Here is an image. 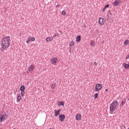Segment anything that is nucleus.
Here are the masks:
<instances>
[{"instance_id": "obj_1", "label": "nucleus", "mask_w": 129, "mask_h": 129, "mask_svg": "<svg viewBox=\"0 0 129 129\" xmlns=\"http://www.w3.org/2000/svg\"><path fill=\"white\" fill-rule=\"evenodd\" d=\"M10 39H11L10 36H5L4 38L2 39L1 48H2L3 50H5V49H7V48H8L9 46H10Z\"/></svg>"}, {"instance_id": "obj_2", "label": "nucleus", "mask_w": 129, "mask_h": 129, "mask_svg": "<svg viewBox=\"0 0 129 129\" xmlns=\"http://www.w3.org/2000/svg\"><path fill=\"white\" fill-rule=\"evenodd\" d=\"M117 104H118V101H117V100L113 101L111 104L110 106V113H111V114H112L113 112L116 111V109H117Z\"/></svg>"}, {"instance_id": "obj_3", "label": "nucleus", "mask_w": 129, "mask_h": 129, "mask_svg": "<svg viewBox=\"0 0 129 129\" xmlns=\"http://www.w3.org/2000/svg\"><path fill=\"white\" fill-rule=\"evenodd\" d=\"M8 118V114L5 112L3 115H0V122L5 121Z\"/></svg>"}, {"instance_id": "obj_4", "label": "nucleus", "mask_w": 129, "mask_h": 129, "mask_svg": "<svg viewBox=\"0 0 129 129\" xmlns=\"http://www.w3.org/2000/svg\"><path fill=\"white\" fill-rule=\"evenodd\" d=\"M105 23V20H104V19L101 17H100L99 18V23L100 24V25H101V26H103Z\"/></svg>"}, {"instance_id": "obj_5", "label": "nucleus", "mask_w": 129, "mask_h": 129, "mask_svg": "<svg viewBox=\"0 0 129 129\" xmlns=\"http://www.w3.org/2000/svg\"><path fill=\"white\" fill-rule=\"evenodd\" d=\"M102 88V85L100 84H98L95 86V89L96 91H99Z\"/></svg>"}, {"instance_id": "obj_6", "label": "nucleus", "mask_w": 129, "mask_h": 129, "mask_svg": "<svg viewBox=\"0 0 129 129\" xmlns=\"http://www.w3.org/2000/svg\"><path fill=\"white\" fill-rule=\"evenodd\" d=\"M59 118V120L62 122V121H64V120L65 119V115L64 114H60L58 116Z\"/></svg>"}, {"instance_id": "obj_7", "label": "nucleus", "mask_w": 129, "mask_h": 129, "mask_svg": "<svg viewBox=\"0 0 129 129\" xmlns=\"http://www.w3.org/2000/svg\"><path fill=\"white\" fill-rule=\"evenodd\" d=\"M51 63L53 64V65H55L56 63H57V59L56 57H53L51 59Z\"/></svg>"}, {"instance_id": "obj_8", "label": "nucleus", "mask_w": 129, "mask_h": 129, "mask_svg": "<svg viewBox=\"0 0 129 129\" xmlns=\"http://www.w3.org/2000/svg\"><path fill=\"white\" fill-rule=\"evenodd\" d=\"M76 119H77V120H81V114H77L76 115Z\"/></svg>"}, {"instance_id": "obj_9", "label": "nucleus", "mask_w": 129, "mask_h": 129, "mask_svg": "<svg viewBox=\"0 0 129 129\" xmlns=\"http://www.w3.org/2000/svg\"><path fill=\"white\" fill-rule=\"evenodd\" d=\"M60 111H61V109H59L57 111V110H54L55 112V116H58L59 114H60Z\"/></svg>"}, {"instance_id": "obj_10", "label": "nucleus", "mask_w": 129, "mask_h": 129, "mask_svg": "<svg viewBox=\"0 0 129 129\" xmlns=\"http://www.w3.org/2000/svg\"><path fill=\"white\" fill-rule=\"evenodd\" d=\"M118 1L119 0H115V2L113 3V5L115 6H119V3L118 2Z\"/></svg>"}, {"instance_id": "obj_11", "label": "nucleus", "mask_w": 129, "mask_h": 129, "mask_svg": "<svg viewBox=\"0 0 129 129\" xmlns=\"http://www.w3.org/2000/svg\"><path fill=\"white\" fill-rule=\"evenodd\" d=\"M125 102H126V100L125 98H124L122 100L120 106H123V105H124V104L125 103Z\"/></svg>"}, {"instance_id": "obj_12", "label": "nucleus", "mask_w": 129, "mask_h": 129, "mask_svg": "<svg viewBox=\"0 0 129 129\" xmlns=\"http://www.w3.org/2000/svg\"><path fill=\"white\" fill-rule=\"evenodd\" d=\"M123 66L125 69H128L129 68V64H126L125 62L123 63Z\"/></svg>"}, {"instance_id": "obj_13", "label": "nucleus", "mask_w": 129, "mask_h": 129, "mask_svg": "<svg viewBox=\"0 0 129 129\" xmlns=\"http://www.w3.org/2000/svg\"><path fill=\"white\" fill-rule=\"evenodd\" d=\"M34 70V66L30 65L28 68V71L31 72V71H32Z\"/></svg>"}, {"instance_id": "obj_14", "label": "nucleus", "mask_w": 129, "mask_h": 129, "mask_svg": "<svg viewBox=\"0 0 129 129\" xmlns=\"http://www.w3.org/2000/svg\"><path fill=\"white\" fill-rule=\"evenodd\" d=\"M81 41V36L78 35V36L76 37V41H77V42H80Z\"/></svg>"}, {"instance_id": "obj_15", "label": "nucleus", "mask_w": 129, "mask_h": 129, "mask_svg": "<svg viewBox=\"0 0 129 129\" xmlns=\"http://www.w3.org/2000/svg\"><path fill=\"white\" fill-rule=\"evenodd\" d=\"M21 91H25V90L26 89V88L25 87V85H22L21 87H20V88Z\"/></svg>"}, {"instance_id": "obj_16", "label": "nucleus", "mask_w": 129, "mask_h": 129, "mask_svg": "<svg viewBox=\"0 0 129 129\" xmlns=\"http://www.w3.org/2000/svg\"><path fill=\"white\" fill-rule=\"evenodd\" d=\"M128 43H129L128 40H126L124 42V45H125V46H127V45H128Z\"/></svg>"}, {"instance_id": "obj_17", "label": "nucleus", "mask_w": 129, "mask_h": 129, "mask_svg": "<svg viewBox=\"0 0 129 129\" xmlns=\"http://www.w3.org/2000/svg\"><path fill=\"white\" fill-rule=\"evenodd\" d=\"M55 86H56V83H52L51 84V89H54V88H55Z\"/></svg>"}, {"instance_id": "obj_18", "label": "nucleus", "mask_w": 129, "mask_h": 129, "mask_svg": "<svg viewBox=\"0 0 129 129\" xmlns=\"http://www.w3.org/2000/svg\"><path fill=\"white\" fill-rule=\"evenodd\" d=\"M17 100L18 101H21V100H22V97H21V95H19L18 97H17Z\"/></svg>"}, {"instance_id": "obj_19", "label": "nucleus", "mask_w": 129, "mask_h": 129, "mask_svg": "<svg viewBox=\"0 0 129 129\" xmlns=\"http://www.w3.org/2000/svg\"><path fill=\"white\" fill-rule=\"evenodd\" d=\"M74 45V41L73 40H72L69 44V46H70V47H72V46H73Z\"/></svg>"}, {"instance_id": "obj_20", "label": "nucleus", "mask_w": 129, "mask_h": 129, "mask_svg": "<svg viewBox=\"0 0 129 129\" xmlns=\"http://www.w3.org/2000/svg\"><path fill=\"white\" fill-rule=\"evenodd\" d=\"M58 105H61V106H64V102L62 101H59Z\"/></svg>"}, {"instance_id": "obj_21", "label": "nucleus", "mask_w": 129, "mask_h": 129, "mask_svg": "<svg viewBox=\"0 0 129 129\" xmlns=\"http://www.w3.org/2000/svg\"><path fill=\"white\" fill-rule=\"evenodd\" d=\"M30 40H31V41H32V42H34V41H35V37H29Z\"/></svg>"}, {"instance_id": "obj_22", "label": "nucleus", "mask_w": 129, "mask_h": 129, "mask_svg": "<svg viewBox=\"0 0 129 129\" xmlns=\"http://www.w3.org/2000/svg\"><path fill=\"white\" fill-rule=\"evenodd\" d=\"M62 15H63V16H65L66 15V11H65V10L62 11Z\"/></svg>"}, {"instance_id": "obj_23", "label": "nucleus", "mask_w": 129, "mask_h": 129, "mask_svg": "<svg viewBox=\"0 0 129 129\" xmlns=\"http://www.w3.org/2000/svg\"><path fill=\"white\" fill-rule=\"evenodd\" d=\"M95 44V43H94V41H93V40H91V45H93V46H94Z\"/></svg>"}, {"instance_id": "obj_24", "label": "nucleus", "mask_w": 129, "mask_h": 129, "mask_svg": "<svg viewBox=\"0 0 129 129\" xmlns=\"http://www.w3.org/2000/svg\"><path fill=\"white\" fill-rule=\"evenodd\" d=\"M21 95L22 96H24V95H25V91H21Z\"/></svg>"}, {"instance_id": "obj_25", "label": "nucleus", "mask_w": 129, "mask_h": 129, "mask_svg": "<svg viewBox=\"0 0 129 129\" xmlns=\"http://www.w3.org/2000/svg\"><path fill=\"white\" fill-rule=\"evenodd\" d=\"M30 38L29 37L28 39L26 40V43L27 44H29V43H30Z\"/></svg>"}, {"instance_id": "obj_26", "label": "nucleus", "mask_w": 129, "mask_h": 129, "mask_svg": "<svg viewBox=\"0 0 129 129\" xmlns=\"http://www.w3.org/2000/svg\"><path fill=\"white\" fill-rule=\"evenodd\" d=\"M95 98H97L98 97V94L96 93L94 94Z\"/></svg>"}, {"instance_id": "obj_27", "label": "nucleus", "mask_w": 129, "mask_h": 129, "mask_svg": "<svg viewBox=\"0 0 129 129\" xmlns=\"http://www.w3.org/2000/svg\"><path fill=\"white\" fill-rule=\"evenodd\" d=\"M46 40V42H50V37H47Z\"/></svg>"}, {"instance_id": "obj_28", "label": "nucleus", "mask_w": 129, "mask_h": 129, "mask_svg": "<svg viewBox=\"0 0 129 129\" xmlns=\"http://www.w3.org/2000/svg\"><path fill=\"white\" fill-rule=\"evenodd\" d=\"M109 8V4H107L106 5H105V8Z\"/></svg>"}, {"instance_id": "obj_29", "label": "nucleus", "mask_w": 129, "mask_h": 129, "mask_svg": "<svg viewBox=\"0 0 129 129\" xmlns=\"http://www.w3.org/2000/svg\"><path fill=\"white\" fill-rule=\"evenodd\" d=\"M57 36H58V34L55 33V34H54V35H53V38H55V37H57Z\"/></svg>"}, {"instance_id": "obj_30", "label": "nucleus", "mask_w": 129, "mask_h": 129, "mask_svg": "<svg viewBox=\"0 0 129 129\" xmlns=\"http://www.w3.org/2000/svg\"><path fill=\"white\" fill-rule=\"evenodd\" d=\"M129 59V54L126 56V60Z\"/></svg>"}, {"instance_id": "obj_31", "label": "nucleus", "mask_w": 129, "mask_h": 129, "mask_svg": "<svg viewBox=\"0 0 129 129\" xmlns=\"http://www.w3.org/2000/svg\"><path fill=\"white\" fill-rule=\"evenodd\" d=\"M105 9L106 8H105V7H104L103 8V9L102 10V12H104V11H105Z\"/></svg>"}, {"instance_id": "obj_32", "label": "nucleus", "mask_w": 129, "mask_h": 129, "mask_svg": "<svg viewBox=\"0 0 129 129\" xmlns=\"http://www.w3.org/2000/svg\"><path fill=\"white\" fill-rule=\"evenodd\" d=\"M53 37H49L50 41H52L53 40Z\"/></svg>"}, {"instance_id": "obj_33", "label": "nucleus", "mask_w": 129, "mask_h": 129, "mask_svg": "<svg viewBox=\"0 0 129 129\" xmlns=\"http://www.w3.org/2000/svg\"><path fill=\"white\" fill-rule=\"evenodd\" d=\"M94 65H95V66H97V62H94Z\"/></svg>"}, {"instance_id": "obj_34", "label": "nucleus", "mask_w": 129, "mask_h": 129, "mask_svg": "<svg viewBox=\"0 0 129 129\" xmlns=\"http://www.w3.org/2000/svg\"><path fill=\"white\" fill-rule=\"evenodd\" d=\"M105 91V92H107V91H108V90L107 89H106Z\"/></svg>"}, {"instance_id": "obj_35", "label": "nucleus", "mask_w": 129, "mask_h": 129, "mask_svg": "<svg viewBox=\"0 0 129 129\" xmlns=\"http://www.w3.org/2000/svg\"><path fill=\"white\" fill-rule=\"evenodd\" d=\"M58 7H60V6L59 5H57L56 6V8H58Z\"/></svg>"}, {"instance_id": "obj_36", "label": "nucleus", "mask_w": 129, "mask_h": 129, "mask_svg": "<svg viewBox=\"0 0 129 129\" xmlns=\"http://www.w3.org/2000/svg\"><path fill=\"white\" fill-rule=\"evenodd\" d=\"M102 43L104 44V41H102Z\"/></svg>"}, {"instance_id": "obj_37", "label": "nucleus", "mask_w": 129, "mask_h": 129, "mask_svg": "<svg viewBox=\"0 0 129 129\" xmlns=\"http://www.w3.org/2000/svg\"><path fill=\"white\" fill-rule=\"evenodd\" d=\"M20 1H19V2H21H21H23L24 0H19Z\"/></svg>"}, {"instance_id": "obj_38", "label": "nucleus", "mask_w": 129, "mask_h": 129, "mask_svg": "<svg viewBox=\"0 0 129 129\" xmlns=\"http://www.w3.org/2000/svg\"><path fill=\"white\" fill-rule=\"evenodd\" d=\"M110 15H111H111H112V14H111V13H110Z\"/></svg>"}, {"instance_id": "obj_39", "label": "nucleus", "mask_w": 129, "mask_h": 129, "mask_svg": "<svg viewBox=\"0 0 129 129\" xmlns=\"http://www.w3.org/2000/svg\"><path fill=\"white\" fill-rule=\"evenodd\" d=\"M71 52V49L70 50V52Z\"/></svg>"}, {"instance_id": "obj_40", "label": "nucleus", "mask_w": 129, "mask_h": 129, "mask_svg": "<svg viewBox=\"0 0 129 129\" xmlns=\"http://www.w3.org/2000/svg\"><path fill=\"white\" fill-rule=\"evenodd\" d=\"M128 101H129V98L127 99Z\"/></svg>"}]
</instances>
